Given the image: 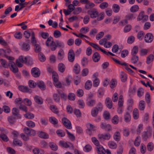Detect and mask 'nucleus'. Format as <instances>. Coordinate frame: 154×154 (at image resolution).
Segmentation results:
<instances>
[{
	"mask_svg": "<svg viewBox=\"0 0 154 154\" xmlns=\"http://www.w3.org/2000/svg\"><path fill=\"white\" fill-rule=\"evenodd\" d=\"M139 9V7L137 5H135L131 7L130 11L131 12H135L137 11Z\"/></svg>",
	"mask_w": 154,
	"mask_h": 154,
	"instance_id": "obj_55",
	"label": "nucleus"
},
{
	"mask_svg": "<svg viewBox=\"0 0 154 154\" xmlns=\"http://www.w3.org/2000/svg\"><path fill=\"white\" fill-rule=\"evenodd\" d=\"M64 57V52L63 49H60L57 55V58L58 59L61 60L63 59Z\"/></svg>",
	"mask_w": 154,
	"mask_h": 154,
	"instance_id": "obj_30",
	"label": "nucleus"
},
{
	"mask_svg": "<svg viewBox=\"0 0 154 154\" xmlns=\"http://www.w3.org/2000/svg\"><path fill=\"white\" fill-rule=\"evenodd\" d=\"M34 100L35 102L38 104H42L43 103V100L42 97L38 96H35L34 97Z\"/></svg>",
	"mask_w": 154,
	"mask_h": 154,
	"instance_id": "obj_21",
	"label": "nucleus"
},
{
	"mask_svg": "<svg viewBox=\"0 0 154 154\" xmlns=\"http://www.w3.org/2000/svg\"><path fill=\"white\" fill-rule=\"evenodd\" d=\"M28 84L29 87L31 88H35L37 85L36 82L35 83L32 80H30L29 81Z\"/></svg>",
	"mask_w": 154,
	"mask_h": 154,
	"instance_id": "obj_56",
	"label": "nucleus"
},
{
	"mask_svg": "<svg viewBox=\"0 0 154 154\" xmlns=\"http://www.w3.org/2000/svg\"><path fill=\"white\" fill-rule=\"evenodd\" d=\"M149 131H147L146 132H144L142 135V138L144 140H146L148 138V134H149L150 135L152 134V130L151 128L150 127H149Z\"/></svg>",
	"mask_w": 154,
	"mask_h": 154,
	"instance_id": "obj_18",
	"label": "nucleus"
},
{
	"mask_svg": "<svg viewBox=\"0 0 154 154\" xmlns=\"http://www.w3.org/2000/svg\"><path fill=\"white\" fill-rule=\"evenodd\" d=\"M145 102L144 100H141L139 105V109L140 110H143L145 108Z\"/></svg>",
	"mask_w": 154,
	"mask_h": 154,
	"instance_id": "obj_32",
	"label": "nucleus"
},
{
	"mask_svg": "<svg viewBox=\"0 0 154 154\" xmlns=\"http://www.w3.org/2000/svg\"><path fill=\"white\" fill-rule=\"evenodd\" d=\"M9 65L11 70L14 73H16L18 71V69L15 63L12 61H9Z\"/></svg>",
	"mask_w": 154,
	"mask_h": 154,
	"instance_id": "obj_6",
	"label": "nucleus"
},
{
	"mask_svg": "<svg viewBox=\"0 0 154 154\" xmlns=\"http://www.w3.org/2000/svg\"><path fill=\"white\" fill-rule=\"evenodd\" d=\"M8 119L9 122L11 124H13L15 122V118L12 116H9Z\"/></svg>",
	"mask_w": 154,
	"mask_h": 154,
	"instance_id": "obj_62",
	"label": "nucleus"
},
{
	"mask_svg": "<svg viewBox=\"0 0 154 154\" xmlns=\"http://www.w3.org/2000/svg\"><path fill=\"white\" fill-rule=\"evenodd\" d=\"M144 94V89L142 88H139L137 90V94L139 97L142 96Z\"/></svg>",
	"mask_w": 154,
	"mask_h": 154,
	"instance_id": "obj_53",
	"label": "nucleus"
},
{
	"mask_svg": "<svg viewBox=\"0 0 154 154\" xmlns=\"http://www.w3.org/2000/svg\"><path fill=\"white\" fill-rule=\"evenodd\" d=\"M87 104L89 106H93L96 104V101L94 99H92L90 97H88L87 99Z\"/></svg>",
	"mask_w": 154,
	"mask_h": 154,
	"instance_id": "obj_19",
	"label": "nucleus"
},
{
	"mask_svg": "<svg viewBox=\"0 0 154 154\" xmlns=\"http://www.w3.org/2000/svg\"><path fill=\"white\" fill-rule=\"evenodd\" d=\"M97 151L98 154H105L106 150L103 147L100 145L98 147H96Z\"/></svg>",
	"mask_w": 154,
	"mask_h": 154,
	"instance_id": "obj_20",
	"label": "nucleus"
},
{
	"mask_svg": "<svg viewBox=\"0 0 154 154\" xmlns=\"http://www.w3.org/2000/svg\"><path fill=\"white\" fill-rule=\"evenodd\" d=\"M154 58V55L152 54H150L149 55L147 58L146 59V63L147 64H149L151 62H152Z\"/></svg>",
	"mask_w": 154,
	"mask_h": 154,
	"instance_id": "obj_33",
	"label": "nucleus"
},
{
	"mask_svg": "<svg viewBox=\"0 0 154 154\" xmlns=\"http://www.w3.org/2000/svg\"><path fill=\"white\" fill-rule=\"evenodd\" d=\"M30 48V46L28 43H23L22 45V49L26 51H28Z\"/></svg>",
	"mask_w": 154,
	"mask_h": 154,
	"instance_id": "obj_45",
	"label": "nucleus"
},
{
	"mask_svg": "<svg viewBox=\"0 0 154 154\" xmlns=\"http://www.w3.org/2000/svg\"><path fill=\"white\" fill-rule=\"evenodd\" d=\"M50 107L52 111L54 113L58 114L59 113V111L56 106L54 105H51L50 106Z\"/></svg>",
	"mask_w": 154,
	"mask_h": 154,
	"instance_id": "obj_34",
	"label": "nucleus"
},
{
	"mask_svg": "<svg viewBox=\"0 0 154 154\" xmlns=\"http://www.w3.org/2000/svg\"><path fill=\"white\" fill-rule=\"evenodd\" d=\"M124 119L125 121L126 122H128L130 121L131 116L129 112H127L125 113L124 116Z\"/></svg>",
	"mask_w": 154,
	"mask_h": 154,
	"instance_id": "obj_28",
	"label": "nucleus"
},
{
	"mask_svg": "<svg viewBox=\"0 0 154 154\" xmlns=\"http://www.w3.org/2000/svg\"><path fill=\"white\" fill-rule=\"evenodd\" d=\"M92 141L97 146V147H98L100 146V143L99 141L95 137H93L91 139Z\"/></svg>",
	"mask_w": 154,
	"mask_h": 154,
	"instance_id": "obj_58",
	"label": "nucleus"
},
{
	"mask_svg": "<svg viewBox=\"0 0 154 154\" xmlns=\"http://www.w3.org/2000/svg\"><path fill=\"white\" fill-rule=\"evenodd\" d=\"M46 45L49 47L51 50L53 51L55 50L57 48L56 43L53 41V38L51 36L48 38L46 42Z\"/></svg>",
	"mask_w": 154,
	"mask_h": 154,
	"instance_id": "obj_1",
	"label": "nucleus"
},
{
	"mask_svg": "<svg viewBox=\"0 0 154 154\" xmlns=\"http://www.w3.org/2000/svg\"><path fill=\"white\" fill-rule=\"evenodd\" d=\"M105 103L106 106L109 109H111L112 107V103L111 99L109 97L106 98Z\"/></svg>",
	"mask_w": 154,
	"mask_h": 154,
	"instance_id": "obj_17",
	"label": "nucleus"
},
{
	"mask_svg": "<svg viewBox=\"0 0 154 154\" xmlns=\"http://www.w3.org/2000/svg\"><path fill=\"white\" fill-rule=\"evenodd\" d=\"M58 71L61 73H63L65 70L66 66L62 63H59L58 66Z\"/></svg>",
	"mask_w": 154,
	"mask_h": 154,
	"instance_id": "obj_22",
	"label": "nucleus"
},
{
	"mask_svg": "<svg viewBox=\"0 0 154 154\" xmlns=\"http://www.w3.org/2000/svg\"><path fill=\"white\" fill-rule=\"evenodd\" d=\"M110 87L111 88H114L117 84V82L116 80L112 79L110 82Z\"/></svg>",
	"mask_w": 154,
	"mask_h": 154,
	"instance_id": "obj_46",
	"label": "nucleus"
},
{
	"mask_svg": "<svg viewBox=\"0 0 154 154\" xmlns=\"http://www.w3.org/2000/svg\"><path fill=\"white\" fill-rule=\"evenodd\" d=\"M37 85L39 88L42 90L46 89V86L44 82L42 81H38L36 82Z\"/></svg>",
	"mask_w": 154,
	"mask_h": 154,
	"instance_id": "obj_16",
	"label": "nucleus"
},
{
	"mask_svg": "<svg viewBox=\"0 0 154 154\" xmlns=\"http://www.w3.org/2000/svg\"><path fill=\"white\" fill-rule=\"evenodd\" d=\"M52 77L54 82H56L58 81V75L55 72H53Z\"/></svg>",
	"mask_w": 154,
	"mask_h": 154,
	"instance_id": "obj_38",
	"label": "nucleus"
},
{
	"mask_svg": "<svg viewBox=\"0 0 154 154\" xmlns=\"http://www.w3.org/2000/svg\"><path fill=\"white\" fill-rule=\"evenodd\" d=\"M31 36H32V45L34 46L35 45H37L36 44V41L35 39V34L33 31H32L31 32Z\"/></svg>",
	"mask_w": 154,
	"mask_h": 154,
	"instance_id": "obj_48",
	"label": "nucleus"
},
{
	"mask_svg": "<svg viewBox=\"0 0 154 154\" xmlns=\"http://www.w3.org/2000/svg\"><path fill=\"white\" fill-rule=\"evenodd\" d=\"M39 60L41 62H44L46 60V57L42 53H39L38 54Z\"/></svg>",
	"mask_w": 154,
	"mask_h": 154,
	"instance_id": "obj_49",
	"label": "nucleus"
},
{
	"mask_svg": "<svg viewBox=\"0 0 154 154\" xmlns=\"http://www.w3.org/2000/svg\"><path fill=\"white\" fill-rule=\"evenodd\" d=\"M100 127L102 129H105L107 131H111L112 130L111 126L109 124H106L102 122L101 123Z\"/></svg>",
	"mask_w": 154,
	"mask_h": 154,
	"instance_id": "obj_13",
	"label": "nucleus"
},
{
	"mask_svg": "<svg viewBox=\"0 0 154 154\" xmlns=\"http://www.w3.org/2000/svg\"><path fill=\"white\" fill-rule=\"evenodd\" d=\"M108 6V4L106 2H102L99 6L100 8L102 9H104L107 8Z\"/></svg>",
	"mask_w": 154,
	"mask_h": 154,
	"instance_id": "obj_47",
	"label": "nucleus"
},
{
	"mask_svg": "<svg viewBox=\"0 0 154 154\" xmlns=\"http://www.w3.org/2000/svg\"><path fill=\"white\" fill-rule=\"evenodd\" d=\"M87 13L91 18H95L99 16V12L95 8L89 10L88 11Z\"/></svg>",
	"mask_w": 154,
	"mask_h": 154,
	"instance_id": "obj_4",
	"label": "nucleus"
},
{
	"mask_svg": "<svg viewBox=\"0 0 154 154\" xmlns=\"http://www.w3.org/2000/svg\"><path fill=\"white\" fill-rule=\"evenodd\" d=\"M0 62L2 66L5 68H8L9 64L8 65L7 62L6 60L3 59H1L0 60Z\"/></svg>",
	"mask_w": 154,
	"mask_h": 154,
	"instance_id": "obj_36",
	"label": "nucleus"
},
{
	"mask_svg": "<svg viewBox=\"0 0 154 154\" xmlns=\"http://www.w3.org/2000/svg\"><path fill=\"white\" fill-rule=\"evenodd\" d=\"M145 100L147 103L149 104L150 102V95L149 92H147L145 95Z\"/></svg>",
	"mask_w": 154,
	"mask_h": 154,
	"instance_id": "obj_61",
	"label": "nucleus"
},
{
	"mask_svg": "<svg viewBox=\"0 0 154 154\" xmlns=\"http://www.w3.org/2000/svg\"><path fill=\"white\" fill-rule=\"evenodd\" d=\"M131 62L133 64L137 63L139 60L138 57L136 55H132Z\"/></svg>",
	"mask_w": 154,
	"mask_h": 154,
	"instance_id": "obj_26",
	"label": "nucleus"
},
{
	"mask_svg": "<svg viewBox=\"0 0 154 154\" xmlns=\"http://www.w3.org/2000/svg\"><path fill=\"white\" fill-rule=\"evenodd\" d=\"M92 86V82L89 80L88 81L85 83V88L87 90H89Z\"/></svg>",
	"mask_w": 154,
	"mask_h": 154,
	"instance_id": "obj_44",
	"label": "nucleus"
},
{
	"mask_svg": "<svg viewBox=\"0 0 154 154\" xmlns=\"http://www.w3.org/2000/svg\"><path fill=\"white\" fill-rule=\"evenodd\" d=\"M95 6L94 4L92 2H89L86 3L85 8L87 9H91Z\"/></svg>",
	"mask_w": 154,
	"mask_h": 154,
	"instance_id": "obj_43",
	"label": "nucleus"
},
{
	"mask_svg": "<svg viewBox=\"0 0 154 154\" xmlns=\"http://www.w3.org/2000/svg\"><path fill=\"white\" fill-rule=\"evenodd\" d=\"M80 66L78 64H75L73 68V71L76 74H78L80 72Z\"/></svg>",
	"mask_w": 154,
	"mask_h": 154,
	"instance_id": "obj_29",
	"label": "nucleus"
},
{
	"mask_svg": "<svg viewBox=\"0 0 154 154\" xmlns=\"http://www.w3.org/2000/svg\"><path fill=\"white\" fill-rule=\"evenodd\" d=\"M49 146L50 148L53 151H57L58 149V147L57 144L51 142L49 143Z\"/></svg>",
	"mask_w": 154,
	"mask_h": 154,
	"instance_id": "obj_23",
	"label": "nucleus"
},
{
	"mask_svg": "<svg viewBox=\"0 0 154 154\" xmlns=\"http://www.w3.org/2000/svg\"><path fill=\"white\" fill-rule=\"evenodd\" d=\"M153 36L150 33H147L145 35L144 40L147 43L151 42L153 39Z\"/></svg>",
	"mask_w": 154,
	"mask_h": 154,
	"instance_id": "obj_9",
	"label": "nucleus"
},
{
	"mask_svg": "<svg viewBox=\"0 0 154 154\" xmlns=\"http://www.w3.org/2000/svg\"><path fill=\"white\" fill-rule=\"evenodd\" d=\"M23 131L27 135L30 136H35L36 134L35 131L25 127L23 129Z\"/></svg>",
	"mask_w": 154,
	"mask_h": 154,
	"instance_id": "obj_7",
	"label": "nucleus"
},
{
	"mask_svg": "<svg viewBox=\"0 0 154 154\" xmlns=\"http://www.w3.org/2000/svg\"><path fill=\"white\" fill-rule=\"evenodd\" d=\"M19 89L24 92L31 93L32 92V90L31 89H29L27 86H25L23 85H20L18 87Z\"/></svg>",
	"mask_w": 154,
	"mask_h": 154,
	"instance_id": "obj_14",
	"label": "nucleus"
},
{
	"mask_svg": "<svg viewBox=\"0 0 154 154\" xmlns=\"http://www.w3.org/2000/svg\"><path fill=\"white\" fill-rule=\"evenodd\" d=\"M31 73L33 77H39L40 75V71L38 68L34 67L32 69Z\"/></svg>",
	"mask_w": 154,
	"mask_h": 154,
	"instance_id": "obj_8",
	"label": "nucleus"
},
{
	"mask_svg": "<svg viewBox=\"0 0 154 154\" xmlns=\"http://www.w3.org/2000/svg\"><path fill=\"white\" fill-rule=\"evenodd\" d=\"M154 148V145L152 142L149 143L147 145V149L149 151H152Z\"/></svg>",
	"mask_w": 154,
	"mask_h": 154,
	"instance_id": "obj_63",
	"label": "nucleus"
},
{
	"mask_svg": "<svg viewBox=\"0 0 154 154\" xmlns=\"http://www.w3.org/2000/svg\"><path fill=\"white\" fill-rule=\"evenodd\" d=\"M49 121L51 123L54 125H56L58 123L57 119L53 117H50L49 119Z\"/></svg>",
	"mask_w": 154,
	"mask_h": 154,
	"instance_id": "obj_59",
	"label": "nucleus"
},
{
	"mask_svg": "<svg viewBox=\"0 0 154 154\" xmlns=\"http://www.w3.org/2000/svg\"><path fill=\"white\" fill-rule=\"evenodd\" d=\"M61 35V32L58 30H55L54 32V36L56 38L60 37Z\"/></svg>",
	"mask_w": 154,
	"mask_h": 154,
	"instance_id": "obj_64",
	"label": "nucleus"
},
{
	"mask_svg": "<svg viewBox=\"0 0 154 154\" xmlns=\"http://www.w3.org/2000/svg\"><path fill=\"white\" fill-rule=\"evenodd\" d=\"M112 58L116 63H118L122 66H125V69L131 74L134 73V71L130 68L128 67V66L127 63L125 62L122 63L119 60L112 57Z\"/></svg>",
	"mask_w": 154,
	"mask_h": 154,
	"instance_id": "obj_3",
	"label": "nucleus"
},
{
	"mask_svg": "<svg viewBox=\"0 0 154 154\" xmlns=\"http://www.w3.org/2000/svg\"><path fill=\"white\" fill-rule=\"evenodd\" d=\"M120 77L122 81L123 82H125L127 80V75L123 72H121Z\"/></svg>",
	"mask_w": 154,
	"mask_h": 154,
	"instance_id": "obj_41",
	"label": "nucleus"
},
{
	"mask_svg": "<svg viewBox=\"0 0 154 154\" xmlns=\"http://www.w3.org/2000/svg\"><path fill=\"white\" fill-rule=\"evenodd\" d=\"M133 118L135 119H137L139 117L138 110L137 108H135L133 112Z\"/></svg>",
	"mask_w": 154,
	"mask_h": 154,
	"instance_id": "obj_35",
	"label": "nucleus"
},
{
	"mask_svg": "<svg viewBox=\"0 0 154 154\" xmlns=\"http://www.w3.org/2000/svg\"><path fill=\"white\" fill-rule=\"evenodd\" d=\"M112 9L114 12L117 13L119 11L120 7L118 5L114 4L112 6Z\"/></svg>",
	"mask_w": 154,
	"mask_h": 154,
	"instance_id": "obj_50",
	"label": "nucleus"
},
{
	"mask_svg": "<svg viewBox=\"0 0 154 154\" xmlns=\"http://www.w3.org/2000/svg\"><path fill=\"white\" fill-rule=\"evenodd\" d=\"M100 55L98 52H95L92 56V60L95 62H98L100 59Z\"/></svg>",
	"mask_w": 154,
	"mask_h": 154,
	"instance_id": "obj_15",
	"label": "nucleus"
},
{
	"mask_svg": "<svg viewBox=\"0 0 154 154\" xmlns=\"http://www.w3.org/2000/svg\"><path fill=\"white\" fill-rule=\"evenodd\" d=\"M98 139L100 140H109L111 137V135L109 133H107L104 135L103 134H99L98 135Z\"/></svg>",
	"mask_w": 154,
	"mask_h": 154,
	"instance_id": "obj_12",
	"label": "nucleus"
},
{
	"mask_svg": "<svg viewBox=\"0 0 154 154\" xmlns=\"http://www.w3.org/2000/svg\"><path fill=\"white\" fill-rule=\"evenodd\" d=\"M88 59L85 57H84L82 60V64L83 66H85L88 64Z\"/></svg>",
	"mask_w": 154,
	"mask_h": 154,
	"instance_id": "obj_57",
	"label": "nucleus"
},
{
	"mask_svg": "<svg viewBox=\"0 0 154 154\" xmlns=\"http://www.w3.org/2000/svg\"><path fill=\"white\" fill-rule=\"evenodd\" d=\"M34 46V49L35 52L39 53L41 51V48L39 45L38 44L35 45Z\"/></svg>",
	"mask_w": 154,
	"mask_h": 154,
	"instance_id": "obj_54",
	"label": "nucleus"
},
{
	"mask_svg": "<svg viewBox=\"0 0 154 154\" xmlns=\"http://www.w3.org/2000/svg\"><path fill=\"white\" fill-rule=\"evenodd\" d=\"M13 142L14 144L16 146H21L22 145V142L17 139H14Z\"/></svg>",
	"mask_w": 154,
	"mask_h": 154,
	"instance_id": "obj_52",
	"label": "nucleus"
},
{
	"mask_svg": "<svg viewBox=\"0 0 154 154\" xmlns=\"http://www.w3.org/2000/svg\"><path fill=\"white\" fill-rule=\"evenodd\" d=\"M0 137L4 142H7L9 140V138L4 133H2L0 134Z\"/></svg>",
	"mask_w": 154,
	"mask_h": 154,
	"instance_id": "obj_39",
	"label": "nucleus"
},
{
	"mask_svg": "<svg viewBox=\"0 0 154 154\" xmlns=\"http://www.w3.org/2000/svg\"><path fill=\"white\" fill-rule=\"evenodd\" d=\"M27 61L28 59L26 57L24 58L23 56H21L19 57L18 59L16 60V63L19 67H21L23 64L21 63H27Z\"/></svg>",
	"mask_w": 154,
	"mask_h": 154,
	"instance_id": "obj_2",
	"label": "nucleus"
},
{
	"mask_svg": "<svg viewBox=\"0 0 154 154\" xmlns=\"http://www.w3.org/2000/svg\"><path fill=\"white\" fill-rule=\"evenodd\" d=\"M59 145L64 148H69L70 146L67 144V143L63 140H60L59 142Z\"/></svg>",
	"mask_w": 154,
	"mask_h": 154,
	"instance_id": "obj_25",
	"label": "nucleus"
},
{
	"mask_svg": "<svg viewBox=\"0 0 154 154\" xmlns=\"http://www.w3.org/2000/svg\"><path fill=\"white\" fill-rule=\"evenodd\" d=\"M109 147L112 149H115L117 147V145L114 142L112 141H109L108 143Z\"/></svg>",
	"mask_w": 154,
	"mask_h": 154,
	"instance_id": "obj_37",
	"label": "nucleus"
},
{
	"mask_svg": "<svg viewBox=\"0 0 154 154\" xmlns=\"http://www.w3.org/2000/svg\"><path fill=\"white\" fill-rule=\"evenodd\" d=\"M136 17L135 15L132 13H130L127 14L126 16V18L128 20H132Z\"/></svg>",
	"mask_w": 154,
	"mask_h": 154,
	"instance_id": "obj_40",
	"label": "nucleus"
},
{
	"mask_svg": "<svg viewBox=\"0 0 154 154\" xmlns=\"http://www.w3.org/2000/svg\"><path fill=\"white\" fill-rule=\"evenodd\" d=\"M138 51V48L137 46H135L131 50V55H136Z\"/></svg>",
	"mask_w": 154,
	"mask_h": 154,
	"instance_id": "obj_51",
	"label": "nucleus"
},
{
	"mask_svg": "<svg viewBox=\"0 0 154 154\" xmlns=\"http://www.w3.org/2000/svg\"><path fill=\"white\" fill-rule=\"evenodd\" d=\"M119 121V118L117 115L115 116L112 119V122L115 125L118 124Z\"/></svg>",
	"mask_w": 154,
	"mask_h": 154,
	"instance_id": "obj_42",
	"label": "nucleus"
},
{
	"mask_svg": "<svg viewBox=\"0 0 154 154\" xmlns=\"http://www.w3.org/2000/svg\"><path fill=\"white\" fill-rule=\"evenodd\" d=\"M75 57L74 51L72 49L70 50L68 53V59L69 61L71 62H73L75 60Z\"/></svg>",
	"mask_w": 154,
	"mask_h": 154,
	"instance_id": "obj_10",
	"label": "nucleus"
},
{
	"mask_svg": "<svg viewBox=\"0 0 154 154\" xmlns=\"http://www.w3.org/2000/svg\"><path fill=\"white\" fill-rule=\"evenodd\" d=\"M99 111L97 108L94 107L93 108L91 111V115L93 117L96 116L98 114Z\"/></svg>",
	"mask_w": 154,
	"mask_h": 154,
	"instance_id": "obj_31",
	"label": "nucleus"
},
{
	"mask_svg": "<svg viewBox=\"0 0 154 154\" xmlns=\"http://www.w3.org/2000/svg\"><path fill=\"white\" fill-rule=\"evenodd\" d=\"M62 122L64 125L68 129L72 128L71 122L66 117H63L62 119Z\"/></svg>",
	"mask_w": 154,
	"mask_h": 154,
	"instance_id": "obj_5",
	"label": "nucleus"
},
{
	"mask_svg": "<svg viewBox=\"0 0 154 154\" xmlns=\"http://www.w3.org/2000/svg\"><path fill=\"white\" fill-rule=\"evenodd\" d=\"M114 139L117 142L120 141L121 138V135L120 132L118 131L116 132L113 135Z\"/></svg>",
	"mask_w": 154,
	"mask_h": 154,
	"instance_id": "obj_27",
	"label": "nucleus"
},
{
	"mask_svg": "<svg viewBox=\"0 0 154 154\" xmlns=\"http://www.w3.org/2000/svg\"><path fill=\"white\" fill-rule=\"evenodd\" d=\"M89 45L93 47L94 48L97 50H100L102 52H103V53L108 55V54L107 53V52L105 50L101 48L100 47L99 45H98L96 44H94L92 43H89Z\"/></svg>",
	"mask_w": 154,
	"mask_h": 154,
	"instance_id": "obj_11",
	"label": "nucleus"
},
{
	"mask_svg": "<svg viewBox=\"0 0 154 154\" xmlns=\"http://www.w3.org/2000/svg\"><path fill=\"white\" fill-rule=\"evenodd\" d=\"M12 111L13 115L14 116H17L19 115V110L17 108H13Z\"/></svg>",
	"mask_w": 154,
	"mask_h": 154,
	"instance_id": "obj_60",
	"label": "nucleus"
},
{
	"mask_svg": "<svg viewBox=\"0 0 154 154\" xmlns=\"http://www.w3.org/2000/svg\"><path fill=\"white\" fill-rule=\"evenodd\" d=\"M38 135L39 137L42 138L46 139L49 137V135L47 134L42 131H39L38 133Z\"/></svg>",
	"mask_w": 154,
	"mask_h": 154,
	"instance_id": "obj_24",
	"label": "nucleus"
}]
</instances>
